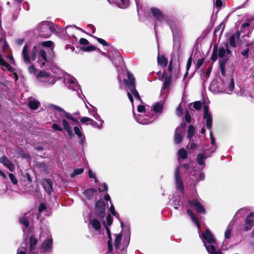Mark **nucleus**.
<instances>
[{"instance_id": "774afa93", "label": "nucleus", "mask_w": 254, "mask_h": 254, "mask_svg": "<svg viewBox=\"0 0 254 254\" xmlns=\"http://www.w3.org/2000/svg\"><path fill=\"white\" fill-rule=\"evenodd\" d=\"M28 72L29 73L32 74H35L36 72V69L33 65H30L28 67Z\"/></svg>"}, {"instance_id": "2f4dec72", "label": "nucleus", "mask_w": 254, "mask_h": 254, "mask_svg": "<svg viewBox=\"0 0 254 254\" xmlns=\"http://www.w3.org/2000/svg\"><path fill=\"white\" fill-rule=\"evenodd\" d=\"M240 34L239 32H237L232 35L229 39V44L231 47H236V42L239 39Z\"/></svg>"}, {"instance_id": "e433bc0d", "label": "nucleus", "mask_w": 254, "mask_h": 254, "mask_svg": "<svg viewBox=\"0 0 254 254\" xmlns=\"http://www.w3.org/2000/svg\"><path fill=\"white\" fill-rule=\"evenodd\" d=\"M122 235L121 233L117 234L116 236L115 240L114 241V246L117 249H119L120 247L121 241L122 240Z\"/></svg>"}, {"instance_id": "6e6552de", "label": "nucleus", "mask_w": 254, "mask_h": 254, "mask_svg": "<svg viewBox=\"0 0 254 254\" xmlns=\"http://www.w3.org/2000/svg\"><path fill=\"white\" fill-rule=\"evenodd\" d=\"M221 84H223V86L226 89L224 91L225 93L231 94L234 89L235 84L233 78L231 76H228V77L221 78Z\"/></svg>"}, {"instance_id": "c756f323", "label": "nucleus", "mask_w": 254, "mask_h": 254, "mask_svg": "<svg viewBox=\"0 0 254 254\" xmlns=\"http://www.w3.org/2000/svg\"><path fill=\"white\" fill-rule=\"evenodd\" d=\"M192 175L193 176V178L192 179L196 182L202 181L205 178V175L203 172L194 171V174Z\"/></svg>"}, {"instance_id": "8fccbe9b", "label": "nucleus", "mask_w": 254, "mask_h": 254, "mask_svg": "<svg viewBox=\"0 0 254 254\" xmlns=\"http://www.w3.org/2000/svg\"><path fill=\"white\" fill-rule=\"evenodd\" d=\"M82 50L85 52H90L92 51H94L96 49V48L94 46L90 45L83 48Z\"/></svg>"}, {"instance_id": "0e129e2a", "label": "nucleus", "mask_w": 254, "mask_h": 254, "mask_svg": "<svg viewBox=\"0 0 254 254\" xmlns=\"http://www.w3.org/2000/svg\"><path fill=\"white\" fill-rule=\"evenodd\" d=\"M47 209V206L45 203H42L40 204L39 207V211L40 212H42L44 210H46Z\"/></svg>"}, {"instance_id": "4468645a", "label": "nucleus", "mask_w": 254, "mask_h": 254, "mask_svg": "<svg viewBox=\"0 0 254 254\" xmlns=\"http://www.w3.org/2000/svg\"><path fill=\"white\" fill-rule=\"evenodd\" d=\"M190 207L194 208L198 212L205 213V210L202 204L196 199H194L188 201Z\"/></svg>"}, {"instance_id": "393cba45", "label": "nucleus", "mask_w": 254, "mask_h": 254, "mask_svg": "<svg viewBox=\"0 0 254 254\" xmlns=\"http://www.w3.org/2000/svg\"><path fill=\"white\" fill-rule=\"evenodd\" d=\"M38 241L33 236L30 237V253L31 254H35V248L37 245Z\"/></svg>"}, {"instance_id": "de8ad7c7", "label": "nucleus", "mask_w": 254, "mask_h": 254, "mask_svg": "<svg viewBox=\"0 0 254 254\" xmlns=\"http://www.w3.org/2000/svg\"><path fill=\"white\" fill-rule=\"evenodd\" d=\"M63 113H64V115L67 119H68L69 120H71V121H73L74 123H77V120L76 119L73 118L71 114H70V113H69L68 112H66L65 111Z\"/></svg>"}, {"instance_id": "79ce46f5", "label": "nucleus", "mask_w": 254, "mask_h": 254, "mask_svg": "<svg viewBox=\"0 0 254 254\" xmlns=\"http://www.w3.org/2000/svg\"><path fill=\"white\" fill-rule=\"evenodd\" d=\"M194 127L191 125L189 126L188 130V137L189 138H191L194 135Z\"/></svg>"}, {"instance_id": "6ab92c4d", "label": "nucleus", "mask_w": 254, "mask_h": 254, "mask_svg": "<svg viewBox=\"0 0 254 254\" xmlns=\"http://www.w3.org/2000/svg\"><path fill=\"white\" fill-rule=\"evenodd\" d=\"M150 10L154 17L158 21L162 22L164 20V16L160 9L155 7H152Z\"/></svg>"}, {"instance_id": "bf43d9fd", "label": "nucleus", "mask_w": 254, "mask_h": 254, "mask_svg": "<svg viewBox=\"0 0 254 254\" xmlns=\"http://www.w3.org/2000/svg\"><path fill=\"white\" fill-rule=\"evenodd\" d=\"M101 186L102 187L99 188V192H101V191H107L108 190V186L106 184H103V185H101Z\"/></svg>"}, {"instance_id": "13d9d810", "label": "nucleus", "mask_w": 254, "mask_h": 254, "mask_svg": "<svg viewBox=\"0 0 254 254\" xmlns=\"http://www.w3.org/2000/svg\"><path fill=\"white\" fill-rule=\"evenodd\" d=\"M52 128L55 131H63V128L61 127L57 124L54 123L52 126Z\"/></svg>"}, {"instance_id": "20e7f679", "label": "nucleus", "mask_w": 254, "mask_h": 254, "mask_svg": "<svg viewBox=\"0 0 254 254\" xmlns=\"http://www.w3.org/2000/svg\"><path fill=\"white\" fill-rule=\"evenodd\" d=\"M128 79H124V82L126 85V89L127 91V96L131 103L133 104V98L132 94L136 100L141 101V98L138 92L135 89V78L130 72H127Z\"/></svg>"}, {"instance_id": "5fc2aeb1", "label": "nucleus", "mask_w": 254, "mask_h": 254, "mask_svg": "<svg viewBox=\"0 0 254 254\" xmlns=\"http://www.w3.org/2000/svg\"><path fill=\"white\" fill-rule=\"evenodd\" d=\"M9 177L10 178V181L14 185H16L18 183L17 180L12 174H9Z\"/></svg>"}, {"instance_id": "f8f14e48", "label": "nucleus", "mask_w": 254, "mask_h": 254, "mask_svg": "<svg viewBox=\"0 0 254 254\" xmlns=\"http://www.w3.org/2000/svg\"><path fill=\"white\" fill-rule=\"evenodd\" d=\"M203 118L206 121V127L208 129H210L212 125V117L209 111L207 106H204Z\"/></svg>"}, {"instance_id": "603ef678", "label": "nucleus", "mask_w": 254, "mask_h": 254, "mask_svg": "<svg viewBox=\"0 0 254 254\" xmlns=\"http://www.w3.org/2000/svg\"><path fill=\"white\" fill-rule=\"evenodd\" d=\"M88 176L90 178V179H94L95 180V182L97 183V182L98 183H99L98 180H97L96 178V175L94 173H93L92 172V171H91V169H89L88 170Z\"/></svg>"}, {"instance_id": "4be33fe9", "label": "nucleus", "mask_w": 254, "mask_h": 254, "mask_svg": "<svg viewBox=\"0 0 254 254\" xmlns=\"http://www.w3.org/2000/svg\"><path fill=\"white\" fill-rule=\"evenodd\" d=\"M73 129L75 134L77 136L79 139V144L82 145L85 140V136L84 134L78 127H74Z\"/></svg>"}, {"instance_id": "4c0bfd02", "label": "nucleus", "mask_w": 254, "mask_h": 254, "mask_svg": "<svg viewBox=\"0 0 254 254\" xmlns=\"http://www.w3.org/2000/svg\"><path fill=\"white\" fill-rule=\"evenodd\" d=\"M90 224L91 225L92 227L96 230H100L101 228V223L100 221L96 219H94L91 221L90 222Z\"/></svg>"}, {"instance_id": "ddd939ff", "label": "nucleus", "mask_w": 254, "mask_h": 254, "mask_svg": "<svg viewBox=\"0 0 254 254\" xmlns=\"http://www.w3.org/2000/svg\"><path fill=\"white\" fill-rule=\"evenodd\" d=\"M245 222L244 226V231H248L251 230L254 225V212L250 213V214L246 217Z\"/></svg>"}, {"instance_id": "a18cd8bd", "label": "nucleus", "mask_w": 254, "mask_h": 254, "mask_svg": "<svg viewBox=\"0 0 254 254\" xmlns=\"http://www.w3.org/2000/svg\"><path fill=\"white\" fill-rule=\"evenodd\" d=\"M98 121L100 122V124H98L97 122H94L93 121V123L90 125H92V126L94 127H97L98 129H101L102 127V125L104 123V121L103 120H102L101 118V120H98Z\"/></svg>"}, {"instance_id": "f03ea898", "label": "nucleus", "mask_w": 254, "mask_h": 254, "mask_svg": "<svg viewBox=\"0 0 254 254\" xmlns=\"http://www.w3.org/2000/svg\"><path fill=\"white\" fill-rule=\"evenodd\" d=\"M199 236L209 254H222L221 249L218 248L215 237L209 230H206L205 232Z\"/></svg>"}, {"instance_id": "864d4df0", "label": "nucleus", "mask_w": 254, "mask_h": 254, "mask_svg": "<svg viewBox=\"0 0 254 254\" xmlns=\"http://www.w3.org/2000/svg\"><path fill=\"white\" fill-rule=\"evenodd\" d=\"M232 232V229L229 227H228L227 230L225 232V239H229L231 237Z\"/></svg>"}, {"instance_id": "aec40b11", "label": "nucleus", "mask_w": 254, "mask_h": 254, "mask_svg": "<svg viewBox=\"0 0 254 254\" xmlns=\"http://www.w3.org/2000/svg\"><path fill=\"white\" fill-rule=\"evenodd\" d=\"M42 186L48 194H50L53 191V182L50 179H46L42 182Z\"/></svg>"}, {"instance_id": "37998d69", "label": "nucleus", "mask_w": 254, "mask_h": 254, "mask_svg": "<svg viewBox=\"0 0 254 254\" xmlns=\"http://www.w3.org/2000/svg\"><path fill=\"white\" fill-rule=\"evenodd\" d=\"M41 45L45 47H48L52 50L54 49V43L51 41H45L41 43Z\"/></svg>"}, {"instance_id": "a19ab883", "label": "nucleus", "mask_w": 254, "mask_h": 254, "mask_svg": "<svg viewBox=\"0 0 254 254\" xmlns=\"http://www.w3.org/2000/svg\"><path fill=\"white\" fill-rule=\"evenodd\" d=\"M27 243L26 242L23 243L21 245L17 251V254H25L26 251Z\"/></svg>"}, {"instance_id": "2eb2a0df", "label": "nucleus", "mask_w": 254, "mask_h": 254, "mask_svg": "<svg viewBox=\"0 0 254 254\" xmlns=\"http://www.w3.org/2000/svg\"><path fill=\"white\" fill-rule=\"evenodd\" d=\"M95 211L98 216L101 218H103L105 216V204L103 200H99L95 205Z\"/></svg>"}, {"instance_id": "1a4fd4ad", "label": "nucleus", "mask_w": 254, "mask_h": 254, "mask_svg": "<svg viewBox=\"0 0 254 254\" xmlns=\"http://www.w3.org/2000/svg\"><path fill=\"white\" fill-rule=\"evenodd\" d=\"M115 58L113 59L111 56H108L109 59L111 60L113 64H114L115 66L117 68L118 70L119 68L122 70L124 69L125 65L123 62V59L120 53L117 50L115 51Z\"/></svg>"}, {"instance_id": "b1692460", "label": "nucleus", "mask_w": 254, "mask_h": 254, "mask_svg": "<svg viewBox=\"0 0 254 254\" xmlns=\"http://www.w3.org/2000/svg\"><path fill=\"white\" fill-rule=\"evenodd\" d=\"M110 3H116L117 5L122 8L127 6L129 0H107Z\"/></svg>"}, {"instance_id": "f704fd0d", "label": "nucleus", "mask_w": 254, "mask_h": 254, "mask_svg": "<svg viewBox=\"0 0 254 254\" xmlns=\"http://www.w3.org/2000/svg\"><path fill=\"white\" fill-rule=\"evenodd\" d=\"M157 62L159 65L162 67H166L167 65L168 60L164 56L158 55Z\"/></svg>"}, {"instance_id": "cd10ccee", "label": "nucleus", "mask_w": 254, "mask_h": 254, "mask_svg": "<svg viewBox=\"0 0 254 254\" xmlns=\"http://www.w3.org/2000/svg\"><path fill=\"white\" fill-rule=\"evenodd\" d=\"M209 156H207L205 153H199L196 157V161L199 165H205V160Z\"/></svg>"}, {"instance_id": "9d476101", "label": "nucleus", "mask_w": 254, "mask_h": 254, "mask_svg": "<svg viewBox=\"0 0 254 254\" xmlns=\"http://www.w3.org/2000/svg\"><path fill=\"white\" fill-rule=\"evenodd\" d=\"M209 90L215 94L225 93L226 89L223 86V84H221V78L220 80H213L209 87Z\"/></svg>"}, {"instance_id": "69168bd1", "label": "nucleus", "mask_w": 254, "mask_h": 254, "mask_svg": "<svg viewBox=\"0 0 254 254\" xmlns=\"http://www.w3.org/2000/svg\"><path fill=\"white\" fill-rule=\"evenodd\" d=\"M95 38L97 39V41L99 43H100V44H101L103 46H107V45H108L107 42L105 40H104L103 39H101V38H97V37H95Z\"/></svg>"}, {"instance_id": "3c124183", "label": "nucleus", "mask_w": 254, "mask_h": 254, "mask_svg": "<svg viewBox=\"0 0 254 254\" xmlns=\"http://www.w3.org/2000/svg\"><path fill=\"white\" fill-rule=\"evenodd\" d=\"M193 107L195 109L199 110L202 107V103L200 101L194 102L193 104Z\"/></svg>"}, {"instance_id": "680f3d73", "label": "nucleus", "mask_w": 254, "mask_h": 254, "mask_svg": "<svg viewBox=\"0 0 254 254\" xmlns=\"http://www.w3.org/2000/svg\"><path fill=\"white\" fill-rule=\"evenodd\" d=\"M176 114L179 117H181L183 115L182 109L180 105L176 109Z\"/></svg>"}, {"instance_id": "a878e982", "label": "nucleus", "mask_w": 254, "mask_h": 254, "mask_svg": "<svg viewBox=\"0 0 254 254\" xmlns=\"http://www.w3.org/2000/svg\"><path fill=\"white\" fill-rule=\"evenodd\" d=\"M62 125L64 129L67 132L69 136L72 137L73 135L72 130L67 121L65 119H63L62 120Z\"/></svg>"}, {"instance_id": "9b49d317", "label": "nucleus", "mask_w": 254, "mask_h": 254, "mask_svg": "<svg viewBox=\"0 0 254 254\" xmlns=\"http://www.w3.org/2000/svg\"><path fill=\"white\" fill-rule=\"evenodd\" d=\"M151 116L150 114H148V112L145 115V116L141 115H134V118L137 123L142 125H147L150 123H152L154 120L153 118H146V117H149Z\"/></svg>"}, {"instance_id": "e2e57ef3", "label": "nucleus", "mask_w": 254, "mask_h": 254, "mask_svg": "<svg viewBox=\"0 0 254 254\" xmlns=\"http://www.w3.org/2000/svg\"><path fill=\"white\" fill-rule=\"evenodd\" d=\"M185 120L188 123H190L191 121V117L188 111L185 113Z\"/></svg>"}, {"instance_id": "5701e85b", "label": "nucleus", "mask_w": 254, "mask_h": 254, "mask_svg": "<svg viewBox=\"0 0 254 254\" xmlns=\"http://www.w3.org/2000/svg\"><path fill=\"white\" fill-rule=\"evenodd\" d=\"M97 193L98 191L97 190L93 188H90L85 190L83 192V194L86 199H90Z\"/></svg>"}, {"instance_id": "6e6d98bb", "label": "nucleus", "mask_w": 254, "mask_h": 254, "mask_svg": "<svg viewBox=\"0 0 254 254\" xmlns=\"http://www.w3.org/2000/svg\"><path fill=\"white\" fill-rule=\"evenodd\" d=\"M49 107L56 109V110H57L58 111H59L60 112L64 113V110L63 108H62L61 107L58 106L57 105L51 104L49 105Z\"/></svg>"}, {"instance_id": "f257e3e1", "label": "nucleus", "mask_w": 254, "mask_h": 254, "mask_svg": "<svg viewBox=\"0 0 254 254\" xmlns=\"http://www.w3.org/2000/svg\"><path fill=\"white\" fill-rule=\"evenodd\" d=\"M22 56L24 62L26 64H30L31 61H35L37 59V62L41 64V67L48 61L46 52L44 50H39L37 46L30 49L28 44H25L23 47Z\"/></svg>"}, {"instance_id": "4d7b16f0", "label": "nucleus", "mask_w": 254, "mask_h": 254, "mask_svg": "<svg viewBox=\"0 0 254 254\" xmlns=\"http://www.w3.org/2000/svg\"><path fill=\"white\" fill-rule=\"evenodd\" d=\"M49 107L56 109V110H57L58 111H59L60 112L64 113V110L63 108H62L61 107L58 106L57 105L51 104L49 105Z\"/></svg>"}, {"instance_id": "f3484780", "label": "nucleus", "mask_w": 254, "mask_h": 254, "mask_svg": "<svg viewBox=\"0 0 254 254\" xmlns=\"http://www.w3.org/2000/svg\"><path fill=\"white\" fill-rule=\"evenodd\" d=\"M186 126L185 123H182L181 124V127H178L175 130L174 141L176 144L180 143L183 140V135L182 132L183 131V128Z\"/></svg>"}, {"instance_id": "338daca9", "label": "nucleus", "mask_w": 254, "mask_h": 254, "mask_svg": "<svg viewBox=\"0 0 254 254\" xmlns=\"http://www.w3.org/2000/svg\"><path fill=\"white\" fill-rule=\"evenodd\" d=\"M79 43L83 45H88L89 42L87 39L82 38L79 40Z\"/></svg>"}, {"instance_id": "c03bdc74", "label": "nucleus", "mask_w": 254, "mask_h": 254, "mask_svg": "<svg viewBox=\"0 0 254 254\" xmlns=\"http://www.w3.org/2000/svg\"><path fill=\"white\" fill-rule=\"evenodd\" d=\"M80 122L82 123L86 124L87 125L92 124L93 123V120L88 117H82Z\"/></svg>"}, {"instance_id": "7ed1b4c3", "label": "nucleus", "mask_w": 254, "mask_h": 254, "mask_svg": "<svg viewBox=\"0 0 254 254\" xmlns=\"http://www.w3.org/2000/svg\"><path fill=\"white\" fill-rule=\"evenodd\" d=\"M182 168L184 171L189 174H192L193 171V167L190 164H184L178 166L175 171L174 179L176 189L182 193L184 192L183 182L182 181L180 168Z\"/></svg>"}, {"instance_id": "a211bd4d", "label": "nucleus", "mask_w": 254, "mask_h": 254, "mask_svg": "<svg viewBox=\"0 0 254 254\" xmlns=\"http://www.w3.org/2000/svg\"><path fill=\"white\" fill-rule=\"evenodd\" d=\"M0 162L6 166L10 171L13 172L15 170V166L11 161L5 156L0 158Z\"/></svg>"}, {"instance_id": "423d86ee", "label": "nucleus", "mask_w": 254, "mask_h": 254, "mask_svg": "<svg viewBox=\"0 0 254 254\" xmlns=\"http://www.w3.org/2000/svg\"><path fill=\"white\" fill-rule=\"evenodd\" d=\"M64 82L65 85L68 87L69 89H72V90L76 91L78 96L81 97L80 93L82 92V91L80 88L79 85L78 84L76 79L74 77L70 75H67L64 77Z\"/></svg>"}, {"instance_id": "39448f33", "label": "nucleus", "mask_w": 254, "mask_h": 254, "mask_svg": "<svg viewBox=\"0 0 254 254\" xmlns=\"http://www.w3.org/2000/svg\"><path fill=\"white\" fill-rule=\"evenodd\" d=\"M36 77L39 81L43 82L44 84H53L55 83L57 79H59L60 76H57L54 77L49 72L41 70L37 75Z\"/></svg>"}, {"instance_id": "bb28decb", "label": "nucleus", "mask_w": 254, "mask_h": 254, "mask_svg": "<svg viewBox=\"0 0 254 254\" xmlns=\"http://www.w3.org/2000/svg\"><path fill=\"white\" fill-rule=\"evenodd\" d=\"M231 53L230 50L228 48V46L225 47V48L223 47H220L218 51L219 57L222 58L221 60L227 59L225 58L226 54H229Z\"/></svg>"}, {"instance_id": "dca6fc26", "label": "nucleus", "mask_w": 254, "mask_h": 254, "mask_svg": "<svg viewBox=\"0 0 254 254\" xmlns=\"http://www.w3.org/2000/svg\"><path fill=\"white\" fill-rule=\"evenodd\" d=\"M162 109L163 104L161 103H157L150 110L151 112H148V114H151V118H153L154 120L158 117V114H160L162 112Z\"/></svg>"}, {"instance_id": "473e14b6", "label": "nucleus", "mask_w": 254, "mask_h": 254, "mask_svg": "<svg viewBox=\"0 0 254 254\" xmlns=\"http://www.w3.org/2000/svg\"><path fill=\"white\" fill-rule=\"evenodd\" d=\"M40 103L35 99L30 98L29 99L28 106L32 110H36L39 107Z\"/></svg>"}, {"instance_id": "49530a36", "label": "nucleus", "mask_w": 254, "mask_h": 254, "mask_svg": "<svg viewBox=\"0 0 254 254\" xmlns=\"http://www.w3.org/2000/svg\"><path fill=\"white\" fill-rule=\"evenodd\" d=\"M172 203L174 205V207L176 209H178V206L179 205V202L180 201V197L177 196L175 199L174 197L172 198Z\"/></svg>"}, {"instance_id": "c9c22d12", "label": "nucleus", "mask_w": 254, "mask_h": 254, "mask_svg": "<svg viewBox=\"0 0 254 254\" xmlns=\"http://www.w3.org/2000/svg\"><path fill=\"white\" fill-rule=\"evenodd\" d=\"M227 59L221 60L220 61V68L221 70V73L223 76L222 78L228 77V76H225V64L226 63Z\"/></svg>"}, {"instance_id": "052dcab7", "label": "nucleus", "mask_w": 254, "mask_h": 254, "mask_svg": "<svg viewBox=\"0 0 254 254\" xmlns=\"http://www.w3.org/2000/svg\"><path fill=\"white\" fill-rule=\"evenodd\" d=\"M249 49L248 48H247V49L243 50L241 52V54L243 56L245 57L246 59H248L249 58Z\"/></svg>"}, {"instance_id": "ea45409f", "label": "nucleus", "mask_w": 254, "mask_h": 254, "mask_svg": "<svg viewBox=\"0 0 254 254\" xmlns=\"http://www.w3.org/2000/svg\"><path fill=\"white\" fill-rule=\"evenodd\" d=\"M179 159H186L188 156V153L184 148L180 149L178 152Z\"/></svg>"}, {"instance_id": "0eeeda50", "label": "nucleus", "mask_w": 254, "mask_h": 254, "mask_svg": "<svg viewBox=\"0 0 254 254\" xmlns=\"http://www.w3.org/2000/svg\"><path fill=\"white\" fill-rule=\"evenodd\" d=\"M55 29L49 21L42 22L39 27V35L43 38L49 37L52 33L55 31Z\"/></svg>"}, {"instance_id": "c85d7f7f", "label": "nucleus", "mask_w": 254, "mask_h": 254, "mask_svg": "<svg viewBox=\"0 0 254 254\" xmlns=\"http://www.w3.org/2000/svg\"><path fill=\"white\" fill-rule=\"evenodd\" d=\"M187 212L188 215L190 217L191 221L195 224L198 230H200V226L199 223L192 211L191 210L188 209L187 211Z\"/></svg>"}, {"instance_id": "09e8293b", "label": "nucleus", "mask_w": 254, "mask_h": 254, "mask_svg": "<svg viewBox=\"0 0 254 254\" xmlns=\"http://www.w3.org/2000/svg\"><path fill=\"white\" fill-rule=\"evenodd\" d=\"M83 169H76L74 170L73 172L71 174L70 177L71 178H74L75 176L78 175H80L83 172Z\"/></svg>"}, {"instance_id": "58836bf2", "label": "nucleus", "mask_w": 254, "mask_h": 254, "mask_svg": "<svg viewBox=\"0 0 254 254\" xmlns=\"http://www.w3.org/2000/svg\"><path fill=\"white\" fill-rule=\"evenodd\" d=\"M172 81V77L171 75L166 76L165 78V80L163 83L162 89L165 90L166 88L168 87L170 85Z\"/></svg>"}, {"instance_id": "412c9836", "label": "nucleus", "mask_w": 254, "mask_h": 254, "mask_svg": "<svg viewBox=\"0 0 254 254\" xmlns=\"http://www.w3.org/2000/svg\"><path fill=\"white\" fill-rule=\"evenodd\" d=\"M53 239L52 238L46 239L43 243L41 249L44 253L50 252L52 249Z\"/></svg>"}, {"instance_id": "7c9ffc66", "label": "nucleus", "mask_w": 254, "mask_h": 254, "mask_svg": "<svg viewBox=\"0 0 254 254\" xmlns=\"http://www.w3.org/2000/svg\"><path fill=\"white\" fill-rule=\"evenodd\" d=\"M92 109L89 108L86 105V107L88 109V112L90 115L93 116V117L96 120H101V117L100 115L97 113V108L91 106Z\"/></svg>"}, {"instance_id": "72a5a7b5", "label": "nucleus", "mask_w": 254, "mask_h": 254, "mask_svg": "<svg viewBox=\"0 0 254 254\" xmlns=\"http://www.w3.org/2000/svg\"><path fill=\"white\" fill-rule=\"evenodd\" d=\"M30 214L29 213H25L23 217L19 218V222L22 224L26 228L29 226L28 218Z\"/></svg>"}]
</instances>
